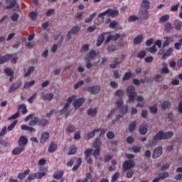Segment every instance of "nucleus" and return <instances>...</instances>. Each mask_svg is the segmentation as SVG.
<instances>
[{"label":"nucleus","instance_id":"obj_1","mask_svg":"<svg viewBox=\"0 0 182 182\" xmlns=\"http://www.w3.org/2000/svg\"><path fill=\"white\" fill-rule=\"evenodd\" d=\"M174 136V133L173 132H164L161 130L158 132L155 136L153 137V140L151 143H156L157 140H168V139H171Z\"/></svg>","mask_w":182,"mask_h":182},{"label":"nucleus","instance_id":"obj_2","mask_svg":"<svg viewBox=\"0 0 182 182\" xmlns=\"http://www.w3.org/2000/svg\"><path fill=\"white\" fill-rule=\"evenodd\" d=\"M127 93L128 94L129 102L134 103L136 97H137V92H136V87L134 85H129L127 87Z\"/></svg>","mask_w":182,"mask_h":182},{"label":"nucleus","instance_id":"obj_3","mask_svg":"<svg viewBox=\"0 0 182 182\" xmlns=\"http://www.w3.org/2000/svg\"><path fill=\"white\" fill-rule=\"evenodd\" d=\"M106 15H107V16H112V18H116V16L119 15V11L108 9L107 11L100 13L98 15V18H102V19H105L104 16H106Z\"/></svg>","mask_w":182,"mask_h":182},{"label":"nucleus","instance_id":"obj_4","mask_svg":"<svg viewBox=\"0 0 182 182\" xmlns=\"http://www.w3.org/2000/svg\"><path fill=\"white\" fill-rule=\"evenodd\" d=\"M136 166V163L132 159H128L124 161V162L122 164V169L123 171H129L130 168H133Z\"/></svg>","mask_w":182,"mask_h":182},{"label":"nucleus","instance_id":"obj_5","mask_svg":"<svg viewBox=\"0 0 182 182\" xmlns=\"http://www.w3.org/2000/svg\"><path fill=\"white\" fill-rule=\"evenodd\" d=\"M6 4H9L5 7V9H12V8H16L14 11H19V5L16 2V0H6Z\"/></svg>","mask_w":182,"mask_h":182},{"label":"nucleus","instance_id":"obj_6","mask_svg":"<svg viewBox=\"0 0 182 182\" xmlns=\"http://www.w3.org/2000/svg\"><path fill=\"white\" fill-rule=\"evenodd\" d=\"M85 102L86 99L85 97H81L75 100L73 103V106H74L75 109H79V107H80Z\"/></svg>","mask_w":182,"mask_h":182},{"label":"nucleus","instance_id":"obj_7","mask_svg":"<svg viewBox=\"0 0 182 182\" xmlns=\"http://www.w3.org/2000/svg\"><path fill=\"white\" fill-rule=\"evenodd\" d=\"M12 58H14V55L12 54H6L3 56L0 54V65H4V63H6V62H9Z\"/></svg>","mask_w":182,"mask_h":182},{"label":"nucleus","instance_id":"obj_8","mask_svg":"<svg viewBox=\"0 0 182 182\" xmlns=\"http://www.w3.org/2000/svg\"><path fill=\"white\" fill-rule=\"evenodd\" d=\"M161 154H163V147L158 146L153 151L152 158L159 159Z\"/></svg>","mask_w":182,"mask_h":182},{"label":"nucleus","instance_id":"obj_9","mask_svg":"<svg viewBox=\"0 0 182 182\" xmlns=\"http://www.w3.org/2000/svg\"><path fill=\"white\" fill-rule=\"evenodd\" d=\"M87 92H90L91 95H97L100 92V87L99 85H94L92 87H88L86 89Z\"/></svg>","mask_w":182,"mask_h":182},{"label":"nucleus","instance_id":"obj_10","mask_svg":"<svg viewBox=\"0 0 182 182\" xmlns=\"http://www.w3.org/2000/svg\"><path fill=\"white\" fill-rule=\"evenodd\" d=\"M21 86H22V82L21 81L13 83L9 89V93H12L13 92H15V90H18Z\"/></svg>","mask_w":182,"mask_h":182},{"label":"nucleus","instance_id":"obj_11","mask_svg":"<svg viewBox=\"0 0 182 182\" xmlns=\"http://www.w3.org/2000/svg\"><path fill=\"white\" fill-rule=\"evenodd\" d=\"M138 14L139 16H141L142 21H147V19L150 18L149 10H139Z\"/></svg>","mask_w":182,"mask_h":182},{"label":"nucleus","instance_id":"obj_12","mask_svg":"<svg viewBox=\"0 0 182 182\" xmlns=\"http://www.w3.org/2000/svg\"><path fill=\"white\" fill-rule=\"evenodd\" d=\"M28 144V137L26 136H21L18 140V145L19 147H25Z\"/></svg>","mask_w":182,"mask_h":182},{"label":"nucleus","instance_id":"obj_13","mask_svg":"<svg viewBox=\"0 0 182 182\" xmlns=\"http://www.w3.org/2000/svg\"><path fill=\"white\" fill-rule=\"evenodd\" d=\"M99 132H100V129H95L92 132H88L84 136L85 140H90V139H93V137L96 136V133H99Z\"/></svg>","mask_w":182,"mask_h":182},{"label":"nucleus","instance_id":"obj_14","mask_svg":"<svg viewBox=\"0 0 182 182\" xmlns=\"http://www.w3.org/2000/svg\"><path fill=\"white\" fill-rule=\"evenodd\" d=\"M165 41L163 43V48H166V46H168L170 43L174 41V36H166L164 37Z\"/></svg>","mask_w":182,"mask_h":182},{"label":"nucleus","instance_id":"obj_15","mask_svg":"<svg viewBox=\"0 0 182 182\" xmlns=\"http://www.w3.org/2000/svg\"><path fill=\"white\" fill-rule=\"evenodd\" d=\"M144 39V36H143V34H139V35L136 36L134 38V45H139L140 43H142Z\"/></svg>","mask_w":182,"mask_h":182},{"label":"nucleus","instance_id":"obj_16","mask_svg":"<svg viewBox=\"0 0 182 182\" xmlns=\"http://www.w3.org/2000/svg\"><path fill=\"white\" fill-rule=\"evenodd\" d=\"M55 150H58V144L55 143V141H51L48 146V151L49 153H55Z\"/></svg>","mask_w":182,"mask_h":182},{"label":"nucleus","instance_id":"obj_17","mask_svg":"<svg viewBox=\"0 0 182 182\" xmlns=\"http://www.w3.org/2000/svg\"><path fill=\"white\" fill-rule=\"evenodd\" d=\"M49 125V120H48L46 118H39L38 119V126L41 127H46V126Z\"/></svg>","mask_w":182,"mask_h":182},{"label":"nucleus","instance_id":"obj_18","mask_svg":"<svg viewBox=\"0 0 182 182\" xmlns=\"http://www.w3.org/2000/svg\"><path fill=\"white\" fill-rule=\"evenodd\" d=\"M96 50H92L86 55L85 59L87 62H90L93 58H96Z\"/></svg>","mask_w":182,"mask_h":182},{"label":"nucleus","instance_id":"obj_19","mask_svg":"<svg viewBox=\"0 0 182 182\" xmlns=\"http://www.w3.org/2000/svg\"><path fill=\"white\" fill-rule=\"evenodd\" d=\"M31 173V169L28 168L23 172L18 173L17 176V178H19V180H23Z\"/></svg>","mask_w":182,"mask_h":182},{"label":"nucleus","instance_id":"obj_20","mask_svg":"<svg viewBox=\"0 0 182 182\" xmlns=\"http://www.w3.org/2000/svg\"><path fill=\"white\" fill-rule=\"evenodd\" d=\"M49 136L50 134H49V132H48L43 133L41 136L40 143H41V144L46 143V140L49 139Z\"/></svg>","mask_w":182,"mask_h":182},{"label":"nucleus","instance_id":"obj_21","mask_svg":"<svg viewBox=\"0 0 182 182\" xmlns=\"http://www.w3.org/2000/svg\"><path fill=\"white\" fill-rule=\"evenodd\" d=\"M23 150H25V147H22V146L16 147L13 149L12 154H14V156H18V154H21V153H22Z\"/></svg>","mask_w":182,"mask_h":182},{"label":"nucleus","instance_id":"obj_22","mask_svg":"<svg viewBox=\"0 0 182 182\" xmlns=\"http://www.w3.org/2000/svg\"><path fill=\"white\" fill-rule=\"evenodd\" d=\"M87 116H90L91 117H96V114H97V109L96 108H90L87 111Z\"/></svg>","mask_w":182,"mask_h":182},{"label":"nucleus","instance_id":"obj_23","mask_svg":"<svg viewBox=\"0 0 182 182\" xmlns=\"http://www.w3.org/2000/svg\"><path fill=\"white\" fill-rule=\"evenodd\" d=\"M77 152V147L75 144L70 146L69 151L68 152V156H72V154H76Z\"/></svg>","mask_w":182,"mask_h":182},{"label":"nucleus","instance_id":"obj_24","mask_svg":"<svg viewBox=\"0 0 182 182\" xmlns=\"http://www.w3.org/2000/svg\"><path fill=\"white\" fill-rule=\"evenodd\" d=\"M64 172L63 171H55L53 176V178L55 180H60L63 177Z\"/></svg>","mask_w":182,"mask_h":182},{"label":"nucleus","instance_id":"obj_25","mask_svg":"<svg viewBox=\"0 0 182 182\" xmlns=\"http://www.w3.org/2000/svg\"><path fill=\"white\" fill-rule=\"evenodd\" d=\"M133 77V73L132 71L127 72L124 73V75L122 78V82H126V80H130Z\"/></svg>","mask_w":182,"mask_h":182},{"label":"nucleus","instance_id":"obj_26","mask_svg":"<svg viewBox=\"0 0 182 182\" xmlns=\"http://www.w3.org/2000/svg\"><path fill=\"white\" fill-rule=\"evenodd\" d=\"M105 42V33H101L97 40V46H100Z\"/></svg>","mask_w":182,"mask_h":182},{"label":"nucleus","instance_id":"obj_27","mask_svg":"<svg viewBox=\"0 0 182 182\" xmlns=\"http://www.w3.org/2000/svg\"><path fill=\"white\" fill-rule=\"evenodd\" d=\"M141 6L145 10L150 9V1H149L148 0H142Z\"/></svg>","mask_w":182,"mask_h":182},{"label":"nucleus","instance_id":"obj_28","mask_svg":"<svg viewBox=\"0 0 182 182\" xmlns=\"http://www.w3.org/2000/svg\"><path fill=\"white\" fill-rule=\"evenodd\" d=\"M173 55V48H169L162 55V58L167 59V58H169V56H171Z\"/></svg>","mask_w":182,"mask_h":182},{"label":"nucleus","instance_id":"obj_29","mask_svg":"<svg viewBox=\"0 0 182 182\" xmlns=\"http://www.w3.org/2000/svg\"><path fill=\"white\" fill-rule=\"evenodd\" d=\"M21 130H25L27 132H30L31 133L33 132H36V129H35V128H32L28 125L26 124H23L21 126Z\"/></svg>","mask_w":182,"mask_h":182},{"label":"nucleus","instance_id":"obj_30","mask_svg":"<svg viewBox=\"0 0 182 182\" xmlns=\"http://www.w3.org/2000/svg\"><path fill=\"white\" fill-rule=\"evenodd\" d=\"M170 106H171V102H170V101H164L161 105V107L162 110H167Z\"/></svg>","mask_w":182,"mask_h":182},{"label":"nucleus","instance_id":"obj_31","mask_svg":"<svg viewBox=\"0 0 182 182\" xmlns=\"http://www.w3.org/2000/svg\"><path fill=\"white\" fill-rule=\"evenodd\" d=\"M36 124H39V117H34L29 122V126H36Z\"/></svg>","mask_w":182,"mask_h":182},{"label":"nucleus","instance_id":"obj_32","mask_svg":"<svg viewBox=\"0 0 182 182\" xmlns=\"http://www.w3.org/2000/svg\"><path fill=\"white\" fill-rule=\"evenodd\" d=\"M147 132H149V128H147V125L144 124L139 127V133H141V134L144 135L147 133Z\"/></svg>","mask_w":182,"mask_h":182},{"label":"nucleus","instance_id":"obj_33","mask_svg":"<svg viewBox=\"0 0 182 182\" xmlns=\"http://www.w3.org/2000/svg\"><path fill=\"white\" fill-rule=\"evenodd\" d=\"M54 95L52 93H47L44 97H41L43 100H46L47 102H50L53 99Z\"/></svg>","mask_w":182,"mask_h":182},{"label":"nucleus","instance_id":"obj_34","mask_svg":"<svg viewBox=\"0 0 182 182\" xmlns=\"http://www.w3.org/2000/svg\"><path fill=\"white\" fill-rule=\"evenodd\" d=\"M137 126V122L136 121L132 122L129 126V130L131 133H133L136 130V127Z\"/></svg>","mask_w":182,"mask_h":182},{"label":"nucleus","instance_id":"obj_35","mask_svg":"<svg viewBox=\"0 0 182 182\" xmlns=\"http://www.w3.org/2000/svg\"><path fill=\"white\" fill-rule=\"evenodd\" d=\"M94 149H100L102 147V141L100 139L97 138L93 143Z\"/></svg>","mask_w":182,"mask_h":182},{"label":"nucleus","instance_id":"obj_36","mask_svg":"<svg viewBox=\"0 0 182 182\" xmlns=\"http://www.w3.org/2000/svg\"><path fill=\"white\" fill-rule=\"evenodd\" d=\"M174 26L176 31H181L182 22L179 20H175Z\"/></svg>","mask_w":182,"mask_h":182},{"label":"nucleus","instance_id":"obj_37","mask_svg":"<svg viewBox=\"0 0 182 182\" xmlns=\"http://www.w3.org/2000/svg\"><path fill=\"white\" fill-rule=\"evenodd\" d=\"M149 111H150V113H151L152 114H157V112H159V108L157 107V105L154 104L153 106H151L149 107Z\"/></svg>","mask_w":182,"mask_h":182},{"label":"nucleus","instance_id":"obj_38","mask_svg":"<svg viewBox=\"0 0 182 182\" xmlns=\"http://www.w3.org/2000/svg\"><path fill=\"white\" fill-rule=\"evenodd\" d=\"M18 124V120L15 119L10 125L8 126L7 130L8 132H12L14 129H15V127Z\"/></svg>","mask_w":182,"mask_h":182},{"label":"nucleus","instance_id":"obj_39","mask_svg":"<svg viewBox=\"0 0 182 182\" xmlns=\"http://www.w3.org/2000/svg\"><path fill=\"white\" fill-rule=\"evenodd\" d=\"M169 174L168 172H162L159 173L158 177L159 180H166V178H168Z\"/></svg>","mask_w":182,"mask_h":182},{"label":"nucleus","instance_id":"obj_40","mask_svg":"<svg viewBox=\"0 0 182 182\" xmlns=\"http://www.w3.org/2000/svg\"><path fill=\"white\" fill-rule=\"evenodd\" d=\"M107 50H108V52H116V50H117V46L114 44H109L107 47Z\"/></svg>","mask_w":182,"mask_h":182},{"label":"nucleus","instance_id":"obj_41","mask_svg":"<svg viewBox=\"0 0 182 182\" xmlns=\"http://www.w3.org/2000/svg\"><path fill=\"white\" fill-rule=\"evenodd\" d=\"M69 110V105L68 104H65L64 107L58 112V114L60 116H62V114H65Z\"/></svg>","mask_w":182,"mask_h":182},{"label":"nucleus","instance_id":"obj_42","mask_svg":"<svg viewBox=\"0 0 182 182\" xmlns=\"http://www.w3.org/2000/svg\"><path fill=\"white\" fill-rule=\"evenodd\" d=\"M80 31V28L78 26H73L70 30V31L72 33L73 35H77Z\"/></svg>","mask_w":182,"mask_h":182},{"label":"nucleus","instance_id":"obj_43","mask_svg":"<svg viewBox=\"0 0 182 182\" xmlns=\"http://www.w3.org/2000/svg\"><path fill=\"white\" fill-rule=\"evenodd\" d=\"M96 15H97V12H94L92 14H91L85 20V23H90Z\"/></svg>","mask_w":182,"mask_h":182},{"label":"nucleus","instance_id":"obj_44","mask_svg":"<svg viewBox=\"0 0 182 182\" xmlns=\"http://www.w3.org/2000/svg\"><path fill=\"white\" fill-rule=\"evenodd\" d=\"M84 153L85 156V159H87V157H90V156H92V153H93V149L90 148L86 149Z\"/></svg>","mask_w":182,"mask_h":182},{"label":"nucleus","instance_id":"obj_45","mask_svg":"<svg viewBox=\"0 0 182 182\" xmlns=\"http://www.w3.org/2000/svg\"><path fill=\"white\" fill-rule=\"evenodd\" d=\"M170 18V16L168 15H164L162 16L160 18H159V23H165V22H166L167 21H168V19Z\"/></svg>","mask_w":182,"mask_h":182},{"label":"nucleus","instance_id":"obj_46","mask_svg":"<svg viewBox=\"0 0 182 182\" xmlns=\"http://www.w3.org/2000/svg\"><path fill=\"white\" fill-rule=\"evenodd\" d=\"M153 80H155V82H163V80H164V77L158 74L154 77Z\"/></svg>","mask_w":182,"mask_h":182},{"label":"nucleus","instance_id":"obj_47","mask_svg":"<svg viewBox=\"0 0 182 182\" xmlns=\"http://www.w3.org/2000/svg\"><path fill=\"white\" fill-rule=\"evenodd\" d=\"M33 70H35V67H33V66L29 67L27 73H26L24 74V77H28L31 76V74L32 73V72H33Z\"/></svg>","mask_w":182,"mask_h":182},{"label":"nucleus","instance_id":"obj_48","mask_svg":"<svg viewBox=\"0 0 182 182\" xmlns=\"http://www.w3.org/2000/svg\"><path fill=\"white\" fill-rule=\"evenodd\" d=\"M18 109H22V111H21L22 114H26V113H28V109H26V105L25 104L20 105L18 106Z\"/></svg>","mask_w":182,"mask_h":182},{"label":"nucleus","instance_id":"obj_49","mask_svg":"<svg viewBox=\"0 0 182 182\" xmlns=\"http://www.w3.org/2000/svg\"><path fill=\"white\" fill-rule=\"evenodd\" d=\"M4 72L8 76H14V72L9 68H4Z\"/></svg>","mask_w":182,"mask_h":182},{"label":"nucleus","instance_id":"obj_50","mask_svg":"<svg viewBox=\"0 0 182 182\" xmlns=\"http://www.w3.org/2000/svg\"><path fill=\"white\" fill-rule=\"evenodd\" d=\"M117 65H119V58H116L114 60V63L109 64V68L111 69H116V68H117Z\"/></svg>","mask_w":182,"mask_h":182},{"label":"nucleus","instance_id":"obj_51","mask_svg":"<svg viewBox=\"0 0 182 182\" xmlns=\"http://www.w3.org/2000/svg\"><path fill=\"white\" fill-rule=\"evenodd\" d=\"M163 68L161 69V73H168L170 70L167 68V64L166 63H162Z\"/></svg>","mask_w":182,"mask_h":182},{"label":"nucleus","instance_id":"obj_52","mask_svg":"<svg viewBox=\"0 0 182 182\" xmlns=\"http://www.w3.org/2000/svg\"><path fill=\"white\" fill-rule=\"evenodd\" d=\"M146 53L145 50H141L137 54V58L138 59H144V58H146Z\"/></svg>","mask_w":182,"mask_h":182},{"label":"nucleus","instance_id":"obj_53","mask_svg":"<svg viewBox=\"0 0 182 182\" xmlns=\"http://www.w3.org/2000/svg\"><path fill=\"white\" fill-rule=\"evenodd\" d=\"M46 176V172H37L36 173V177L38 180H41L43 177Z\"/></svg>","mask_w":182,"mask_h":182},{"label":"nucleus","instance_id":"obj_54","mask_svg":"<svg viewBox=\"0 0 182 182\" xmlns=\"http://www.w3.org/2000/svg\"><path fill=\"white\" fill-rule=\"evenodd\" d=\"M95 149L94 150L93 152V156L95 159H98L99 156H100V148H95Z\"/></svg>","mask_w":182,"mask_h":182},{"label":"nucleus","instance_id":"obj_55","mask_svg":"<svg viewBox=\"0 0 182 182\" xmlns=\"http://www.w3.org/2000/svg\"><path fill=\"white\" fill-rule=\"evenodd\" d=\"M33 85H35V80H31L30 82H26L24 84V89H29V87H31V86H33Z\"/></svg>","mask_w":182,"mask_h":182},{"label":"nucleus","instance_id":"obj_56","mask_svg":"<svg viewBox=\"0 0 182 182\" xmlns=\"http://www.w3.org/2000/svg\"><path fill=\"white\" fill-rule=\"evenodd\" d=\"M11 21L13 22H16L18 19H19V14L17 13H14L11 17H10Z\"/></svg>","mask_w":182,"mask_h":182},{"label":"nucleus","instance_id":"obj_57","mask_svg":"<svg viewBox=\"0 0 182 182\" xmlns=\"http://www.w3.org/2000/svg\"><path fill=\"white\" fill-rule=\"evenodd\" d=\"M75 130H76V127L73 125H69L66 129L68 133H73Z\"/></svg>","mask_w":182,"mask_h":182},{"label":"nucleus","instance_id":"obj_58","mask_svg":"<svg viewBox=\"0 0 182 182\" xmlns=\"http://www.w3.org/2000/svg\"><path fill=\"white\" fill-rule=\"evenodd\" d=\"M171 29H173V25L171 24V23L170 22L166 23L165 24V31H166V32H170Z\"/></svg>","mask_w":182,"mask_h":182},{"label":"nucleus","instance_id":"obj_59","mask_svg":"<svg viewBox=\"0 0 182 182\" xmlns=\"http://www.w3.org/2000/svg\"><path fill=\"white\" fill-rule=\"evenodd\" d=\"M75 99H76V95H72L69 97L67 100V102L65 103V105H68V107H69V106L70 105V103H72V102H73Z\"/></svg>","mask_w":182,"mask_h":182},{"label":"nucleus","instance_id":"obj_60","mask_svg":"<svg viewBox=\"0 0 182 182\" xmlns=\"http://www.w3.org/2000/svg\"><path fill=\"white\" fill-rule=\"evenodd\" d=\"M139 18L134 15H132L128 18L129 22H136V21H139Z\"/></svg>","mask_w":182,"mask_h":182},{"label":"nucleus","instance_id":"obj_61","mask_svg":"<svg viewBox=\"0 0 182 182\" xmlns=\"http://www.w3.org/2000/svg\"><path fill=\"white\" fill-rule=\"evenodd\" d=\"M30 18L32 21H36V18H38V13L36 11H31L30 13Z\"/></svg>","mask_w":182,"mask_h":182},{"label":"nucleus","instance_id":"obj_62","mask_svg":"<svg viewBox=\"0 0 182 182\" xmlns=\"http://www.w3.org/2000/svg\"><path fill=\"white\" fill-rule=\"evenodd\" d=\"M115 96H118V97H123V96H124V91H123V90H117L115 92Z\"/></svg>","mask_w":182,"mask_h":182},{"label":"nucleus","instance_id":"obj_63","mask_svg":"<svg viewBox=\"0 0 182 182\" xmlns=\"http://www.w3.org/2000/svg\"><path fill=\"white\" fill-rule=\"evenodd\" d=\"M107 139L109 140H113V139H114V133H113L112 131H109L107 133Z\"/></svg>","mask_w":182,"mask_h":182},{"label":"nucleus","instance_id":"obj_64","mask_svg":"<svg viewBox=\"0 0 182 182\" xmlns=\"http://www.w3.org/2000/svg\"><path fill=\"white\" fill-rule=\"evenodd\" d=\"M120 176V173L119 172H116L112 177L111 182L117 181V178Z\"/></svg>","mask_w":182,"mask_h":182}]
</instances>
